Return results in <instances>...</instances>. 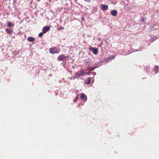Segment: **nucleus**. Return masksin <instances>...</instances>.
I'll return each instance as SVG.
<instances>
[{
  "mask_svg": "<svg viewBox=\"0 0 159 159\" xmlns=\"http://www.w3.org/2000/svg\"><path fill=\"white\" fill-rule=\"evenodd\" d=\"M58 59L59 61H64L66 60H68L69 57L68 56H66L63 54H61L58 57Z\"/></svg>",
  "mask_w": 159,
  "mask_h": 159,
  "instance_id": "nucleus-1",
  "label": "nucleus"
},
{
  "mask_svg": "<svg viewBox=\"0 0 159 159\" xmlns=\"http://www.w3.org/2000/svg\"><path fill=\"white\" fill-rule=\"evenodd\" d=\"M91 62L90 61H88L86 62V65L88 66V70H92L94 69L95 68H93L91 66Z\"/></svg>",
  "mask_w": 159,
  "mask_h": 159,
  "instance_id": "nucleus-2",
  "label": "nucleus"
},
{
  "mask_svg": "<svg viewBox=\"0 0 159 159\" xmlns=\"http://www.w3.org/2000/svg\"><path fill=\"white\" fill-rule=\"evenodd\" d=\"M89 49L90 50L92 51L93 54L95 55L97 54L98 52V49L97 48L90 47L89 48Z\"/></svg>",
  "mask_w": 159,
  "mask_h": 159,
  "instance_id": "nucleus-3",
  "label": "nucleus"
},
{
  "mask_svg": "<svg viewBox=\"0 0 159 159\" xmlns=\"http://www.w3.org/2000/svg\"><path fill=\"white\" fill-rule=\"evenodd\" d=\"M85 74V73L83 70H81L79 71V73L76 72L75 73V75L77 77H80Z\"/></svg>",
  "mask_w": 159,
  "mask_h": 159,
  "instance_id": "nucleus-4",
  "label": "nucleus"
},
{
  "mask_svg": "<svg viewBox=\"0 0 159 159\" xmlns=\"http://www.w3.org/2000/svg\"><path fill=\"white\" fill-rule=\"evenodd\" d=\"M100 8L102 11H105L108 9V6L107 5L102 4L100 5Z\"/></svg>",
  "mask_w": 159,
  "mask_h": 159,
  "instance_id": "nucleus-5",
  "label": "nucleus"
},
{
  "mask_svg": "<svg viewBox=\"0 0 159 159\" xmlns=\"http://www.w3.org/2000/svg\"><path fill=\"white\" fill-rule=\"evenodd\" d=\"M80 98L83 101L86 102L87 100V97L86 95L84 93L80 94Z\"/></svg>",
  "mask_w": 159,
  "mask_h": 159,
  "instance_id": "nucleus-6",
  "label": "nucleus"
},
{
  "mask_svg": "<svg viewBox=\"0 0 159 159\" xmlns=\"http://www.w3.org/2000/svg\"><path fill=\"white\" fill-rule=\"evenodd\" d=\"M50 27L48 26H45L43 29V33H46L50 30Z\"/></svg>",
  "mask_w": 159,
  "mask_h": 159,
  "instance_id": "nucleus-7",
  "label": "nucleus"
},
{
  "mask_svg": "<svg viewBox=\"0 0 159 159\" xmlns=\"http://www.w3.org/2000/svg\"><path fill=\"white\" fill-rule=\"evenodd\" d=\"M117 11L116 10H114L111 11V14L113 16H116L117 15Z\"/></svg>",
  "mask_w": 159,
  "mask_h": 159,
  "instance_id": "nucleus-8",
  "label": "nucleus"
},
{
  "mask_svg": "<svg viewBox=\"0 0 159 159\" xmlns=\"http://www.w3.org/2000/svg\"><path fill=\"white\" fill-rule=\"evenodd\" d=\"M91 82L90 78H87L84 80V83L86 84H89Z\"/></svg>",
  "mask_w": 159,
  "mask_h": 159,
  "instance_id": "nucleus-9",
  "label": "nucleus"
},
{
  "mask_svg": "<svg viewBox=\"0 0 159 159\" xmlns=\"http://www.w3.org/2000/svg\"><path fill=\"white\" fill-rule=\"evenodd\" d=\"M35 40V39L32 37H29L27 38L28 41L30 42H33Z\"/></svg>",
  "mask_w": 159,
  "mask_h": 159,
  "instance_id": "nucleus-10",
  "label": "nucleus"
},
{
  "mask_svg": "<svg viewBox=\"0 0 159 159\" xmlns=\"http://www.w3.org/2000/svg\"><path fill=\"white\" fill-rule=\"evenodd\" d=\"M5 30L7 33L9 34H11L12 33V30L11 29L7 28Z\"/></svg>",
  "mask_w": 159,
  "mask_h": 159,
  "instance_id": "nucleus-11",
  "label": "nucleus"
},
{
  "mask_svg": "<svg viewBox=\"0 0 159 159\" xmlns=\"http://www.w3.org/2000/svg\"><path fill=\"white\" fill-rule=\"evenodd\" d=\"M154 70L155 73H157V72L159 71V68L157 66H156L154 68Z\"/></svg>",
  "mask_w": 159,
  "mask_h": 159,
  "instance_id": "nucleus-12",
  "label": "nucleus"
},
{
  "mask_svg": "<svg viewBox=\"0 0 159 159\" xmlns=\"http://www.w3.org/2000/svg\"><path fill=\"white\" fill-rule=\"evenodd\" d=\"M54 49L55 50L53 52V53H57L59 52V51L58 49L57 48H54Z\"/></svg>",
  "mask_w": 159,
  "mask_h": 159,
  "instance_id": "nucleus-13",
  "label": "nucleus"
},
{
  "mask_svg": "<svg viewBox=\"0 0 159 159\" xmlns=\"http://www.w3.org/2000/svg\"><path fill=\"white\" fill-rule=\"evenodd\" d=\"M76 78H77V79H78V77L76 75H75V76H74L73 77H70L69 79L70 80H72L75 79Z\"/></svg>",
  "mask_w": 159,
  "mask_h": 159,
  "instance_id": "nucleus-14",
  "label": "nucleus"
},
{
  "mask_svg": "<svg viewBox=\"0 0 159 159\" xmlns=\"http://www.w3.org/2000/svg\"><path fill=\"white\" fill-rule=\"evenodd\" d=\"M55 50V49H54V48H50L49 49V51H50V52L51 53H53V52H54L53 51H54V50Z\"/></svg>",
  "mask_w": 159,
  "mask_h": 159,
  "instance_id": "nucleus-15",
  "label": "nucleus"
},
{
  "mask_svg": "<svg viewBox=\"0 0 159 159\" xmlns=\"http://www.w3.org/2000/svg\"><path fill=\"white\" fill-rule=\"evenodd\" d=\"M115 57V56L114 55H111L109 57L110 58V59H114Z\"/></svg>",
  "mask_w": 159,
  "mask_h": 159,
  "instance_id": "nucleus-16",
  "label": "nucleus"
},
{
  "mask_svg": "<svg viewBox=\"0 0 159 159\" xmlns=\"http://www.w3.org/2000/svg\"><path fill=\"white\" fill-rule=\"evenodd\" d=\"M79 98L78 97H76L75 98V99H74V101L75 102H76V101Z\"/></svg>",
  "mask_w": 159,
  "mask_h": 159,
  "instance_id": "nucleus-17",
  "label": "nucleus"
},
{
  "mask_svg": "<svg viewBox=\"0 0 159 159\" xmlns=\"http://www.w3.org/2000/svg\"><path fill=\"white\" fill-rule=\"evenodd\" d=\"M64 29V27H59L57 28V29L58 30H63Z\"/></svg>",
  "mask_w": 159,
  "mask_h": 159,
  "instance_id": "nucleus-18",
  "label": "nucleus"
},
{
  "mask_svg": "<svg viewBox=\"0 0 159 159\" xmlns=\"http://www.w3.org/2000/svg\"><path fill=\"white\" fill-rule=\"evenodd\" d=\"M43 32H41V33H39V37H42L43 35Z\"/></svg>",
  "mask_w": 159,
  "mask_h": 159,
  "instance_id": "nucleus-19",
  "label": "nucleus"
},
{
  "mask_svg": "<svg viewBox=\"0 0 159 159\" xmlns=\"http://www.w3.org/2000/svg\"><path fill=\"white\" fill-rule=\"evenodd\" d=\"M7 25L9 27H11V23L9 22H7Z\"/></svg>",
  "mask_w": 159,
  "mask_h": 159,
  "instance_id": "nucleus-20",
  "label": "nucleus"
},
{
  "mask_svg": "<svg viewBox=\"0 0 159 159\" xmlns=\"http://www.w3.org/2000/svg\"><path fill=\"white\" fill-rule=\"evenodd\" d=\"M146 19L145 17L143 18L141 20L142 21H144L146 20Z\"/></svg>",
  "mask_w": 159,
  "mask_h": 159,
  "instance_id": "nucleus-21",
  "label": "nucleus"
},
{
  "mask_svg": "<svg viewBox=\"0 0 159 159\" xmlns=\"http://www.w3.org/2000/svg\"><path fill=\"white\" fill-rule=\"evenodd\" d=\"M85 1L87 2H91L90 0H84Z\"/></svg>",
  "mask_w": 159,
  "mask_h": 159,
  "instance_id": "nucleus-22",
  "label": "nucleus"
},
{
  "mask_svg": "<svg viewBox=\"0 0 159 159\" xmlns=\"http://www.w3.org/2000/svg\"><path fill=\"white\" fill-rule=\"evenodd\" d=\"M92 74L93 75H96V73L95 72H93V73H92Z\"/></svg>",
  "mask_w": 159,
  "mask_h": 159,
  "instance_id": "nucleus-23",
  "label": "nucleus"
},
{
  "mask_svg": "<svg viewBox=\"0 0 159 159\" xmlns=\"http://www.w3.org/2000/svg\"><path fill=\"white\" fill-rule=\"evenodd\" d=\"M88 73L87 72H86V73H85V74L86 75H87L88 74Z\"/></svg>",
  "mask_w": 159,
  "mask_h": 159,
  "instance_id": "nucleus-24",
  "label": "nucleus"
},
{
  "mask_svg": "<svg viewBox=\"0 0 159 159\" xmlns=\"http://www.w3.org/2000/svg\"><path fill=\"white\" fill-rule=\"evenodd\" d=\"M84 19V18H81V20H83Z\"/></svg>",
  "mask_w": 159,
  "mask_h": 159,
  "instance_id": "nucleus-25",
  "label": "nucleus"
},
{
  "mask_svg": "<svg viewBox=\"0 0 159 159\" xmlns=\"http://www.w3.org/2000/svg\"><path fill=\"white\" fill-rule=\"evenodd\" d=\"M39 2L40 0H37Z\"/></svg>",
  "mask_w": 159,
  "mask_h": 159,
  "instance_id": "nucleus-26",
  "label": "nucleus"
}]
</instances>
